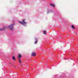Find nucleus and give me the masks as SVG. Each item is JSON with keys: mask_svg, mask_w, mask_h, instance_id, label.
<instances>
[{"mask_svg": "<svg viewBox=\"0 0 78 78\" xmlns=\"http://www.w3.org/2000/svg\"><path fill=\"white\" fill-rule=\"evenodd\" d=\"M18 22L19 23H20L22 24V25H25V24H26V22H25V21L24 20H22V22L19 21H18Z\"/></svg>", "mask_w": 78, "mask_h": 78, "instance_id": "obj_1", "label": "nucleus"}, {"mask_svg": "<svg viewBox=\"0 0 78 78\" xmlns=\"http://www.w3.org/2000/svg\"><path fill=\"white\" fill-rule=\"evenodd\" d=\"M13 25H14V24H12L9 27L11 30H14Z\"/></svg>", "mask_w": 78, "mask_h": 78, "instance_id": "obj_2", "label": "nucleus"}, {"mask_svg": "<svg viewBox=\"0 0 78 78\" xmlns=\"http://www.w3.org/2000/svg\"><path fill=\"white\" fill-rule=\"evenodd\" d=\"M31 55L32 56H36V53H35V52H32Z\"/></svg>", "mask_w": 78, "mask_h": 78, "instance_id": "obj_3", "label": "nucleus"}, {"mask_svg": "<svg viewBox=\"0 0 78 78\" xmlns=\"http://www.w3.org/2000/svg\"><path fill=\"white\" fill-rule=\"evenodd\" d=\"M35 41L34 42V44H37V41H38V40H37V38H35Z\"/></svg>", "mask_w": 78, "mask_h": 78, "instance_id": "obj_4", "label": "nucleus"}, {"mask_svg": "<svg viewBox=\"0 0 78 78\" xmlns=\"http://www.w3.org/2000/svg\"><path fill=\"white\" fill-rule=\"evenodd\" d=\"M18 59L19 60V62L20 63H21L22 61H21V60H20V58H18Z\"/></svg>", "mask_w": 78, "mask_h": 78, "instance_id": "obj_5", "label": "nucleus"}, {"mask_svg": "<svg viewBox=\"0 0 78 78\" xmlns=\"http://www.w3.org/2000/svg\"><path fill=\"white\" fill-rule=\"evenodd\" d=\"M50 6H53V7H55V5L54 4H50Z\"/></svg>", "mask_w": 78, "mask_h": 78, "instance_id": "obj_6", "label": "nucleus"}, {"mask_svg": "<svg viewBox=\"0 0 78 78\" xmlns=\"http://www.w3.org/2000/svg\"><path fill=\"white\" fill-rule=\"evenodd\" d=\"M12 59H13V60H15L16 59V58L14 56H13L12 57Z\"/></svg>", "mask_w": 78, "mask_h": 78, "instance_id": "obj_7", "label": "nucleus"}, {"mask_svg": "<svg viewBox=\"0 0 78 78\" xmlns=\"http://www.w3.org/2000/svg\"><path fill=\"white\" fill-rule=\"evenodd\" d=\"M18 56H19V58H20L22 57V56L20 54H19Z\"/></svg>", "mask_w": 78, "mask_h": 78, "instance_id": "obj_8", "label": "nucleus"}, {"mask_svg": "<svg viewBox=\"0 0 78 78\" xmlns=\"http://www.w3.org/2000/svg\"><path fill=\"white\" fill-rule=\"evenodd\" d=\"M71 27L72 28H73V29H75V27H74V26L73 25L71 26Z\"/></svg>", "mask_w": 78, "mask_h": 78, "instance_id": "obj_9", "label": "nucleus"}, {"mask_svg": "<svg viewBox=\"0 0 78 78\" xmlns=\"http://www.w3.org/2000/svg\"><path fill=\"white\" fill-rule=\"evenodd\" d=\"M44 32V34H46V31H43Z\"/></svg>", "mask_w": 78, "mask_h": 78, "instance_id": "obj_10", "label": "nucleus"}, {"mask_svg": "<svg viewBox=\"0 0 78 78\" xmlns=\"http://www.w3.org/2000/svg\"><path fill=\"white\" fill-rule=\"evenodd\" d=\"M0 30H1V29H0Z\"/></svg>", "mask_w": 78, "mask_h": 78, "instance_id": "obj_11", "label": "nucleus"}]
</instances>
